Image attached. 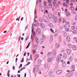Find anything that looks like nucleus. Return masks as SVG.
<instances>
[{
  "label": "nucleus",
  "mask_w": 77,
  "mask_h": 77,
  "mask_svg": "<svg viewBox=\"0 0 77 77\" xmlns=\"http://www.w3.org/2000/svg\"><path fill=\"white\" fill-rule=\"evenodd\" d=\"M36 33L37 35H40L41 34V30L39 29H37L36 31Z\"/></svg>",
  "instance_id": "obj_1"
},
{
  "label": "nucleus",
  "mask_w": 77,
  "mask_h": 77,
  "mask_svg": "<svg viewBox=\"0 0 77 77\" xmlns=\"http://www.w3.org/2000/svg\"><path fill=\"white\" fill-rule=\"evenodd\" d=\"M60 44L57 43L55 44V47L56 48H59V47H60Z\"/></svg>",
  "instance_id": "obj_2"
},
{
  "label": "nucleus",
  "mask_w": 77,
  "mask_h": 77,
  "mask_svg": "<svg viewBox=\"0 0 77 77\" xmlns=\"http://www.w3.org/2000/svg\"><path fill=\"white\" fill-rule=\"evenodd\" d=\"M61 60V57L60 56H58V57L57 58V62H59Z\"/></svg>",
  "instance_id": "obj_3"
},
{
  "label": "nucleus",
  "mask_w": 77,
  "mask_h": 77,
  "mask_svg": "<svg viewBox=\"0 0 77 77\" xmlns=\"http://www.w3.org/2000/svg\"><path fill=\"white\" fill-rule=\"evenodd\" d=\"M40 65H36L35 66V71L36 72H38L39 71V66Z\"/></svg>",
  "instance_id": "obj_4"
},
{
  "label": "nucleus",
  "mask_w": 77,
  "mask_h": 77,
  "mask_svg": "<svg viewBox=\"0 0 77 77\" xmlns=\"http://www.w3.org/2000/svg\"><path fill=\"white\" fill-rule=\"evenodd\" d=\"M62 72V71L61 70H58L57 71V74H60Z\"/></svg>",
  "instance_id": "obj_5"
},
{
  "label": "nucleus",
  "mask_w": 77,
  "mask_h": 77,
  "mask_svg": "<svg viewBox=\"0 0 77 77\" xmlns=\"http://www.w3.org/2000/svg\"><path fill=\"white\" fill-rule=\"evenodd\" d=\"M67 53L68 54H70L71 53V50L67 49Z\"/></svg>",
  "instance_id": "obj_6"
},
{
  "label": "nucleus",
  "mask_w": 77,
  "mask_h": 77,
  "mask_svg": "<svg viewBox=\"0 0 77 77\" xmlns=\"http://www.w3.org/2000/svg\"><path fill=\"white\" fill-rule=\"evenodd\" d=\"M53 5H54L55 7L56 8H57V5L56 2H53L52 3Z\"/></svg>",
  "instance_id": "obj_7"
},
{
  "label": "nucleus",
  "mask_w": 77,
  "mask_h": 77,
  "mask_svg": "<svg viewBox=\"0 0 77 77\" xmlns=\"http://www.w3.org/2000/svg\"><path fill=\"white\" fill-rule=\"evenodd\" d=\"M66 40L67 42H69L70 41V37L69 36H67L66 38Z\"/></svg>",
  "instance_id": "obj_8"
},
{
  "label": "nucleus",
  "mask_w": 77,
  "mask_h": 77,
  "mask_svg": "<svg viewBox=\"0 0 77 77\" xmlns=\"http://www.w3.org/2000/svg\"><path fill=\"white\" fill-rule=\"evenodd\" d=\"M37 62L38 65H41V62H42V61H41V60H40V59H38L37 60Z\"/></svg>",
  "instance_id": "obj_9"
},
{
  "label": "nucleus",
  "mask_w": 77,
  "mask_h": 77,
  "mask_svg": "<svg viewBox=\"0 0 77 77\" xmlns=\"http://www.w3.org/2000/svg\"><path fill=\"white\" fill-rule=\"evenodd\" d=\"M48 74L49 75H51L53 74V70H50L48 71Z\"/></svg>",
  "instance_id": "obj_10"
},
{
  "label": "nucleus",
  "mask_w": 77,
  "mask_h": 77,
  "mask_svg": "<svg viewBox=\"0 0 77 77\" xmlns=\"http://www.w3.org/2000/svg\"><path fill=\"white\" fill-rule=\"evenodd\" d=\"M44 40L42 38L39 41L40 44H42V42H43Z\"/></svg>",
  "instance_id": "obj_11"
},
{
  "label": "nucleus",
  "mask_w": 77,
  "mask_h": 77,
  "mask_svg": "<svg viewBox=\"0 0 77 77\" xmlns=\"http://www.w3.org/2000/svg\"><path fill=\"white\" fill-rule=\"evenodd\" d=\"M72 49L74 50H75L77 49V47L75 45H73L72 46Z\"/></svg>",
  "instance_id": "obj_12"
},
{
  "label": "nucleus",
  "mask_w": 77,
  "mask_h": 77,
  "mask_svg": "<svg viewBox=\"0 0 77 77\" xmlns=\"http://www.w3.org/2000/svg\"><path fill=\"white\" fill-rule=\"evenodd\" d=\"M39 57V55L38 54H36L35 55V60H36V59H37Z\"/></svg>",
  "instance_id": "obj_13"
},
{
  "label": "nucleus",
  "mask_w": 77,
  "mask_h": 77,
  "mask_svg": "<svg viewBox=\"0 0 77 77\" xmlns=\"http://www.w3.org/2000/svg\"><path fill=\"white\" fill-rule=\"evenodd\" d=\"M51 54V52H49L48 53L47 56L48 57H50Z\"/></svg>",
  "instance_id": "obj_14"
},
{
  "label": "nucleus",
  "mask_w": 77,
  "mask_h": 77,
  "mask_svg": "<svg viewBox=\"0 0 77 77\" xmlns=\"http://www.w3.org/2000/svg\"><path fill=\"white\" fill-rule=\"evenodd\" d=\"M63 35L64 36H66L67 35V33H66L65 32H63Z\"/></svg>",
  "instance_id": "obj_15"
},
{
  "label": "nucleus",
  "mask_w": 77,
  "mask_h": 77,
  "mask_svg": "<svg viewBox=\"0 0 77 77\" xmlns=\"http://www.w3.org/2000/svg\"><path fill=\"white\" fill-rule=\"evenodd\" d=\"M70 15V13L68 12H67L66 13V17H69Z\"/></svg>",
  "instance_id": "obj_16"
},
{
  "label": "nucleus",
  "mask_w": 77,
  "mask_h": 77,
  "mask_svg": "<svg viewBox=\"0 0 77 77\" xmlns=\"http://www.w3.org/2000/svg\"><path fill=\"white\" fill-rule=\"evenodd\" d=\"M58 34V31H56L55 32L54 35L57 36Z\"/></svg>",
  "instance_id": "obj_17"
},
{
  "label": "nucleus",
  "mask_w": 77,
  "mask_h": 77,
  "mask_svg": "<svg viewBox=\"0 0 77 77\" xmlns=\"http://www.w3.org/2000/svg\"><path fill=\"white\" fill-rule=\"evenodd\" d=\"M54 22L57 23V17H56L54 20Z\"/></svg>",
  "instance_id": "obj_18"
},
{
  "label": "nucleus",
  "mask_w": 77,
  "mask_h": 77,
  "mask_svg": "<svg viewBox=\"0 0 77 77\" xmlns=\"http://www.w3.org/2000/svg\"><path fill=\"white\" fill-rule=\"evenodd\" d=\"M72 32V33H73L74 34H77V32L75 30H74Z\"/></svg>",
  "instance_id": "obj_19"
},
{
  "label": "nucleus",
  "mask_w": 77,
  "mask_h": 77,
  "mask_svg": "<svg viewBox=\"0 0 77 77\" xmlns=\"http://www.w3.org/2000/svg\"><path fill=\"white\" fill-rule=\"evenodd\" d=\"M48 18H50V19H51V14H49L48 15Z\"/></svg>",
  "instance_id": "obj_20"
},
{
  "label": "nucleus",
  "mask_w": 77,
  "mask_h": 77,
  "mask_svg": "<svg viewBox=\"0 0 77 77\" xmlns=\"http://www.w3.org/2000/svg\"><path fill=\"white\" fill-rule=\"evenodd\" d=\"M69 61H70V62H71V61H72V57H70L69 58Z\"/></svg>",
  "instance_id": "obj_21"
},
{
  "label": "nucleus",
  "mask_w": 77,
  "mask_h": 77,
  "mask_svg": "<svg viewBox=\"0 0 77 77\" xmlns=\"http://www.w3.org/2000/svg\"><path fill=\"white\" fill-rule=\"evenodd\" d=\"M53 60V58H49L48 59V62H51Z\"/></svg>",
  "instance_id": "obj_22"
},
{
  "label": "nucleus",
  "mask_w": 77,
  "mask_h": 77,
  "mask_svg": "<svg viewBox=\"0 0 77 77\" xmlns=\"http://www.w3.org/2000/svg\"><path fill=\"white\" fill-rule=\"evenodd\" d=\"M62 65L64 67V66H65L66 65V63H65V62H63V63H62Z\"/></svg>",
  "instance_id": "obj_23"
},
{
  "label": "nucleus",
  "mask_w": 77,
  "mask_h": 77,
  "mask_svg": "<svg viewBox=\"0 0 77 77\" xmlns=\"http://www.w3.org/2000/svg\"><path fill=\"white\" fill-rule=\"evenodd\" d=\"M49 26L50 27H53V24L51 23H50L49 24Z\"/></svg>",
  "instance_id": "obj_24"
},
{
  "label": "nucleus",
  "mask_w": 77,
  "mask_h": 77,
  "mask_svg": "<svg viewBox=\"0 0 77 77\" xmlns=\"http://www.w3.org/2000/svg\"><path fill=\"white\" fill-rule=\"evenodd\" d=\"M73 40L74 41H76V42H77V38L76 37H74L73 39Z\"/></svg>",
  "instance_id": "obj_25"
},
{
  "label": "nucleus",
  "mask_w": 77,
  "mask_h": 77,
  "mask_svg": "<svg viewBox=\"0 0 77 77\" xmlns=\"http://www.w3.org/2000/svg\"><path fill=\"white\" fill-rule=\"evenodd\" d=\"M45 69H46L48 68V64H45Z\"/></svg>",
  "instance_id": "obj_26"
},
{
  "label": "nucleus",
  "mask_w": 77,
  "mask_h": 77,
  "mask_svg": "<svg viewBox=\"0 0 77 77\" xmlns=\"http://www.w3.org/2000/svg\"><path fill=\"white\" fill-rule=\"evenodd\" d=\"M32 34H33L34 35H35V31H33V30L32 29Z\"/></svg>",
  "instance_id": "obj_27"
},
{
  "label": "nucleus",
  "mask_w": 77,
  "mask_h": 77,
  "mask_svg": "<svg viewBox=\"0 0 77 77\" xmlns=\"http://www.w3.org/2000/svg\"><path fill=\"white\" fill-rule=\"evenodd\" d=\"M39 20L40 21V22H42V21H43L42 19V18H41V17H40L39 18Z\"/></svg>",
  "instance_id": "obj_28"
},
{
  "label": "nucleus",
  "mask_w": 77,
  "mask_h": 77,
  "mask_svg": "<svg viewBox=\"0 0 77 77\" xmlns=\"http://www.w3.org/2000/svg\"><path fill=\"white\" fill-rule=\"evenodd\" d=\"M49 7V8H52V7H53V6L52 5V4H49L48 5Z\"/></svg>",
  "instance_id": "obj_29"
},
{
  "label": "nucleus",
  "mask_w": 77,
  "mask_h": 77,
  "mask_svg": "<svg viewBox=\"0 0 77 77\" xmlns=\"http://www.w3.org/2000/svg\"><path fill=\"white\" fill-rule=\"evenodd\" d=\"M63 57H64V59H66V54H64L63 55Z\"/></svg>",
  "instance_id": "obj_30"
},
{
  "label": "nucleus",
  "mask_w": 77,
  "mask_h": 77,
  "mask_svg": "<svg viewBox=\"0 0 77 77\" xmlns=\"http://www.w3.org/2000/svg\"><path fill=\"white\" fill-rule=\"evenodd\" d=\"M36 42V43L37 44L38 43V42H39V39L38 38H36L35 39Z\"/></svg>",
  "instance_id": "obj_31"
},
{
  "label": "nucleus",
  "mask_w": 77,
  "mask_h": 77,
  "mask_svg": "<svg viewBox=\"0 0 77 77\" xmlns=\"http://www.w3.org/2000/svg\"><path fill=\"white\" fill-rule=\"evenodd\" d=\"M41 26L42 28H44L45 27V26L44 24L42 23L41 24Z\"/></svg>",
  "instance_id": "obj_32"
},
{
  "label": "nucleus",
  "mask_w": 77,
  "mask_h": 77,
  "mask_svg": "<svg viewBox=\"0 0 77 77\" xmlns=\"http://www.w3.org/2000/svg\"><path fill=\"white\" fill-rule=\"evenodd\" d=\"M68 47H69V48H71V47H72V45H71V44H68Z\"/></svg>",
  "instance_id": "obj_33"
},
{
  "label": "nucleus",
  "mask_w": 77,
  "mask_h": 77,
  "mask_svg": "<svg viewBox=\"0 0 77 77\" xmlns=\"http://www.w3.org/2000/svg\"><path fill=\"white\" fill-rule=\"evenodd\" d=\"M41 11L42 12H44V8H42V9H41Z\"/></svg>",
  "instance_id": "obj_34"
},
{
  "label": "nucleus",
  "mask_w": 77,
  "mask_h": 77,
  "mask_svg": "<svg viewBox=\"0 0 77 77\" xmlns=\"http://www.w3.org/2000/svg\"><path fill=\"white\" fill-rule=\"evenodd\" d=\"M50 30L51 32V33H54V31H53V29H52V28H51L50 29Z\"/></svg>",
  "instance_id": "obj_35"
},
{
  "label": "nucleus",
  "mask_w": 77,
  "mask_h": 77,
  "mask_svg": "<svg viewBox=\"0 0 77 77\" xmlns=\"http://www.w3.org/2000/svg\"><path fill=\"white\" fill-rule=\"evenodd\" d=\"M69 0H66V3L68 5H69Z\"/></svg>",
  "instance_id": "obj_36"
},
{
  "label": "nucleus",
  "mask_w": 77,
  "mask_h": 77,
  "mask_svg": "<svg viewBox=\"0 0 77 77\" xmlns=\"http://www.w3.org/2000/svg\"><path fill=\"white\" fill-rule=\"evenodd\" d=\"M70 9H71V10H72V11H73V10H74V8L73 7H71Z\"/></svg>",
  "instance_id": "obj_37"
},
{
  "label": "nucleus",
  "mask_w": 77,
  "mask_h": 77,
  "mask_svg": "<svg viewBox=\"0 0 77 77\" xmlns=\"http://www.w3.org/2000/svg\"><path fill=\"white\" fill-rule=\"evenodd\" d=\"M69 28H66L65 29V30L67 32H68V31H69Z\"/></svg>",
  "instance_id": "obj_38"
},
{
  "label": "nucleus",
  "mask_w": 77,
  "mask_h": 77,
  "mask_svg": "<svg viewBox=\"0 0 77 77\" xmlns=\"http://www.w3.org/2000/svg\"><path fill=\"white\" fill-rule=\"evenodd\" d=\"M34 48H35V50H36L38 49V47H37V46L35 45L34 46Z\"/></svg>",
  "instance_id": "obj_39"
},
{
  "label": "nucleus",
  "mask_w": 77,
  "mask_h": 77,
  "mask_svg": "<svg viewBox=\"0 0 77 77\" xmlns=\"http://www.w3.org/2000/svg\"><path fill=\"white\" fill-rule=\"evenodd\" d=\"M69 24H70L69 22H67L66 23V25H69Z\"/></svg>",
  "instance_id": "obj_40"
},
{
  "label": "nucleus",
  "mask_w": 77,
  "mask_h": 77,
  "mask_svg": "<svg viewBox=\"0 0 77 77\" xmlns=\"http://www.w3.org/2000/svg\"><path fill=\"white\" fill-rule=\"evenodd\" d=\"M50 40L51 41H53V37L52 36L51 37Z\"/></svg>",
  "instance_id": "obj_41"
},
{
  "label": "nucleus",
  "mask_w": 77,
  "mask_h": 77,
  "mask_svg": "<svg viewBox=\"0 0 77 77\" xmlns=\"http://www.w3.org/2000/svg\"><path fill=\"white\" fill-rule=\"evenodd\" d=\"M62 20H61V18H59V22L60 23L61 22Z\"/></svg>",
  "instance_id": "obj_42"
},
{
  "label": "nucleus",
  "mask_w": 77,
  "mask_h": 77,
  "mask_svg": "<svg viewBox=\"0 0 77 77\" xmlns=\"http://www.w3.org/2000/svg\"><path fill=\"white\" fill-rule=\"evenodd\" d=\"M70 75L71 76H72V75H73V72H70Z\"/></svg>",
  "instance_id": "obj_43"
},
{
  "label": "nucleus",
  "mask_w": 77,
  "mask_h": 77,
  "mask_svg": "<svg viewBox=\"0 0 77 77\" xmlns=\"http://www.w3.org/2000/svg\"><path fill=\"white\" fill-rule=\"evenodd\" d=\"M56 18V16L54 15H53L52 16V18L53 19H54V18Z\"/></svg>",
  "instance_id": "obj_44"
},
{
  "label": "nucleus",
  "mask_w": 77,
  "mask_h": 77,
  "mask_svg": "<svg viewBox=\"0 0 77 77\" xmlns=\"http://www.w3.org/2000/svg\"><path fill=\"white\" fill-rule=\"evenodd\" d=\"M72 30H74V29H75V26H72Z\"/></svg>",
  "instance_id": "obj_45"
},
{
  "label": "nucleus",
  "mask_w": 77,
  "mask_h": 77,
  "mask_svg": "<svg viewBox=\"0 0 77 77\" xmlns=\"http://www.w3.org/2000/svg\"><path fill=\"white\" fill-rule=\"evenodd\" d=\"M42 38H45V36L44 35H42Z\"/></svg>",
  "instance_id": "obj_46"
},
{
  "label": "nucleus",
  "mask_w": 77,
  "mask_h": 77,
  "mask_svg": "<svg viewBox=\"0 0 77 77\" xmlns=\"http://www.w3.org/2000/svg\"><path fill=\"white\" fill-rule=\"evenodd\" d=\"M72 13L73 14H76V12L75 11H72Z\"/></svg>",
  "instance_id": "obj_47"
},
{
  "label": "nucleus",
  "mask_w": 77,
  "mask_h": 77,
  "mask_svg": "<svg viewBox=\"0 0 77 77\" xmlns=\"http://www.w3.org/2000/svg\"><path fill=\"white\" fill-rule=\"evenodd\" d=\"M26 69V68H25V67H23V68H22V69H20V71H21L22 70H23V69Z\"/></svg>",
  "instance_id": "obj_48"
},
{
  "label": "nucleus",
  "mask_w": 77,
  "mask_h": 77,
  "mask_svg": "<svg viewBox=\"0 0 77 77\" xmlns=\"http://www.w3.org/2000/svg\"><path fill=\"white\" fill-rule=\"evenodd\" d=\"M75 68V66H74V65H73L72 67V69H74Z\"/></svg>",
  "instance_id": "obj_49"
},
{
  "label": "nucleus",
  "mask_w": 77,
  "mask_h": 77,
  "mask_svg": "<svg viewBox=\"0 0 77 77\" xmlns=\"http://www.w3.org/2000/svg\"><path fill=\"white\" fill-rule=\"evenodd\" d=\"M44 5L45 6H46V5H47V3H46V2H44Z\"/></svg>",
  "instance_id": "obj_50"
},
{
  "label": "nucleus",
  "mask_w": 77,
  "mask_h": 77,
  "mask_svg": "<svg viewBox=\"0 0 77 77\" xmlns=\"http://www.w3.org/2000/svg\"><path fill=\"white\" fill-rule=\"evenodd\" d=\"M48 3H50L51 2V0H48Z\"/></svg>",
  "instance_id": "obj_51"
},
{
  "label": "nucleus",
  "mask_w": 77,
  "mask_h": 77,
  "mask_svg": "<svg viewBox=\"0 0 77 77\" xmlns=\"http://www.w3.org/2000/svg\"><path fill=\"white\" fill-rule=\"evenodd\" d=\"M33 53L34 54H35V53L36 52V51H35V50H33Z\"/></svg>",
  "instance_id": "obj_52"
},
{
  "label": "nucleus",
  "mask_w": 77,
  "mask_h": 77,
  "mask_svg": "<svg viewBox=\"0 0 77 77\" xmlns=\"http://www.w3.org/2000/svg\"><path fill=\"white\" fill-rule=\"evenodd\" d=\"M58 15L59 17H60V13L59 12H58Z\"/></svg>",
  "instance_id": "obj_53"
},
{
  "label": "nucleus",
  "mask_w": 77,
  "mask_h": 77,
  "mask_svg": "<svg viewBox=\"0 0 77 77\" xmlns=\"http://www.w3.org/2000/svg\"><path fill=\"white\" fill-rule=\"evenodd\" d=\"M65 20L63 19V22L64 23H65Z\"/></svg>",
  "instance_id": "obj_54"
},
{
  "label": "nucleus",
  "mask_w": 77,
  "mask_h": 77,
  "mask_svg": "<svg viewBox=\"0 0 77 77\" xmlns=\"http://www.w3.org/2000/svg\"><path fill=\"white\" fill-rule=\"evenodd\" d=\"M22 68V64H20V65L19 66V68Z\"/></svg>",
  "instance_id": "obj_55"
},
{
  "label": "nucleus",
  "mask_w": 77,
  "mask_h": 77,
  "mask_svg": "<svg viewBox=\"0 0 77 77\" xmlns=\"http://www.w3.org/2000/svg\"><path fill=\"white\" fill-rule=\"evenodd\" d=\"M21 62H24V58H23L22 60H21Z\"/></svg>",
  "instance_id": "obj_56"
},
{
  "label": "nucleus",
  "mask_w": 77,
  "mask_h": 77,
  "mask_svg": "<svg viewBox=\"0 0 77 77\" xmlns=\"http://www.w3.org/2000/svg\"><path fill=\"white\" fill-rule=\"evenodd\" d=\"M71 2H75V1H74V0H71V1H70Z\"/></svg>",
  "instance_id": "obj_57"
},
{
  "label": "nucleus",
  "mask_w": 77,
  "mask_h": 77,
  "mask_svg": "<svg viewBox=\"0 0 77 77\" xmlns=\"http://www.w3.org/2000/svg\"><path fill=\"white\" fill-rule=\"evenodd\" d=\"M52 9V10L53 11H54V10L55 9V8L54 7H53Z\"/></svg>",
  "instance_id": "obj_58"
},
{
  "label": "nucleus",
  "mask_w": 77,
  "mask_h": 77,
  "mask_svg": "<svg viewBox=\"0 0 77 77\" xmlns=\"http://www.w3.org/2000/svg\"><path fill=\"white\" fill-rule=\"evenodd\" d=\"M59 41L60 42L61 41H62V39H61V38H60L59 39Z\"/></svg>",
  "instance_id": "obj_59"
},
{
  "label": "nucleus",
  "mask_w": 77,
  "mask_h": 77,
  "mask_svg": "<svg viewBox=\"0 0 77 77\" xmlns=\"http://www.w3.org/2000/svg\"><path fill=\"white\" fill-rule=\"evenodd\" d=\"M26 54H27V53H26V52H25L24 54V56H26Z\"/></svg>",
  "instance_id": "obj_60"
},
{
  "label": "nucleus",
  "mask_w": 77,
  "mask_h": 77,
  "mask_svg": "<svg viewBox=\"0 0 77 77\" xmlns=\"http://www.w3.org/2000/svg\"><path fill=\"white\" fill-rule=\"evenodd\" d=\"M70 63V62H69V61H68L67 62V64H68V65H69Z\"/></svg>",
  "instance_id": "obj_61"
},
{
  "label": "nucleus",
  "mask_w": 77,
  "mask_h": 77,
  "mask_svg": "<svg viewBox=\"0 0 77 77\" xmlns=\"http://www.w3.org/2000/svg\"><path fill=\"white\" fill-rule=\"evenodd\" d=\"M74 75L75 76H77V73H75Z\"/></svg>",
  "instance_id": "obj_62"
},
{
  "label": "nucleus",
  "mask_w": 77,
  "mask_h": 77,
  "mask_svg": "<svg viewBox=\"0 0 77 77\" xmlns=\"http://www.w3.org/2000/svg\"><path fill=\"white\" fill-rule=\"evenodd\" d=\"M75 20H77V15L75 17Z\"/></svg>",
  "instance_id": "obj_63"
},
{
  "label": "nucleus",
  "mask_w": 77,
  "mask_h": 77,
  "mask_svg": "<svg viewBox=\"0 0 77 77\" xmlns=\"http://www.w3.org/2000/svg\"><path fill=\"white\" fill-rule=\"evenodd\" d=\"M74 61L75 62H77V59H74Z\"/></svg>",
  "instance_id": "obj_64"
}]
</instances>
